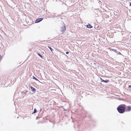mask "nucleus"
I'll return each instance as SVG.
<instances>
[{"label":"nucleus","instance_id":"nucleus-15","mask_svg":"<svg viewBox=\"0 0 131 131\" xmlns=\"http://www.w3.org/2000/svg\"><path fill=\"white\" fill-rule=\"evenodd\" d=\"M128 87L129 88H131V85H129L128 86Z\"/></svg>","mask_w":131,"mask_h":131},{"label":"nucleus","instance_id":"nucleus-8","mask_svg":"<svg viewBox=\"0 0 131 131\" xmlns=\"http://www.w3.org/2000/svg\"><path fill=\"white\" fill-rule=\"evenodd\" d=\"M37 54L41 58H43V56H41V55H40V54H39V53H37Z\"/></svg>","mask_w":131,"mask_h":131},{"label":"nucleus","instance_id":"nucleus-9","mask_svg":"<svg viewBox=\"0 0 131 131\" xmlns=\"http://www.w3.org/2000/svg\"><path fill=\"white\" fill-rule=\"evenodd\" d=\"M33 78V79H35V80H36L37 81H39V80L38 79H37L35 77H34Z\"/></svg>","mask_w":131,"mask_h":131},{"label":"nucleus","instance_id":"nucleus-3","mask_svg":"<svg viewBox=\"0 0 131 131\" xmlns=\"http://www.w3.org/2000/svg\"><path fill=\"white\" fill-rule=\"evenodd\" d=\"M43 19V18H38L35 20V23H37L39 22L42 20Z\"/></svg>","mask_w":131,"mask_h":131},{"label":"nucleus","instance_id":"nucleus-16","mask_svg":"<svg viewBox=\"0 0 131 131\" xmlns=\"http://www.w3.org/2000/svg\"><path fill=\"white\" fill-rule=\"evenodd\" d=\"M130 6H131V3L130 2Z\"/></svg>","mask_w":131,"mask_h":131},{"label":"nucleus","instance_id":"nucleus-12","mask_svg":"<svg viewBox=\"0 0 131 131\" xmlns=\"http://www.w3.org/2000/svg\"><path fill=\"white\" fill-rule=\"evenodd\" d=\"M101 80H102L101 82H104V80H103L101 78Z\"/></svg>","mask_w":131,"mask_h":131},{"label":"nucleus","instance_id":"nucleus-2","mask_svg":"<svg viewBox=\"0 0 131 131\" xmlns=\"http://www.w3.org/2000/svg\"><path fill=\"white\" fill-rule=\"evenodd\" d=\"M131 110V106H128L126 107V111H129Z\"/></svg>","mask_w":131,"mask_h":131},{"label":"nucleus","instance_id":"nucleus-11","mask_svg":"<svg viewBox=\"0 0 131 131\" xmlns=\"http://www.w3.org/2000/svg\"><path fill=\"white\" fill-rule=\"evenodd\" d=\"M109 82V80H104V82L105 83H107L108 82Z\"/></svg>","mask_w":131,"mask_h":131},{"label":"nucleus","instance_id":"nucleus-13","mask_svg":"<svg viewBox=\"0 0 131 131\" xmlns=\"http://www.w3.org/2000/svg\"><path fill=\"white\" fill-rule=\"evenodd\" d=\"M2 57L1 56V55L0 56V59H2Z\"/></svg>","mask_w":131,"mask_h":131},{"label":"nucleus","instance_id":"nucleus-7","mask_svg":"<svg viewBox=\"0 0 131 131\" xmlns=\"http://www.w3.org/2000/svg\"><path fill=\"white\" fill-rule=\"evenodd\" d=\"M48 47L50 50H51V52H52V51L53 50L50 47H49V46H48Z\"/></svg>","mask_w":131,"mask_h":131},{"label":"nucleus","instance_id":"nucleus-1","mask_svg":"<svg viewBox=\"0 0 131 131\" xmlns=\"http://www.w3.org/2000/svg\"><path fill=\"white\" fill-rule=\"evenodd\" d=\"M123 106L121 105L119 106L117 108V110L118 111L121 113H124L125 111V107H126L125 105H123Z\"/></svg>","mask_w":131,"mask_h":131},{"label":"nucleus","instance_id":"nucleus-10","mask_svg":"<svg viewBox=\"0 0 131 131\" xmlns=\"http://www.w3.org/2000/svg\"><path fill=\"white\" fill-rule=\"evenodd\" d=\"M37 110H36V108H35L34 110V112L33 113H36L37 112Z\"/></svg>","mask_w":131,"mask_h":131},{"label":"nucleus","instance_id":"nucleus-5","mask_svg":"<svg viewBox=\"0 0 131 131\" xmlns=\"http://www.w3.org/2000/svg\"><path fill=\"white\" fill-rule=\"evenodd\" d=\"M30 88L32 90V91H34V92H35L36 91V89H35L32 87V86H30Z\"/></svg>","mask_w":131,"mask_h":131},{"label":"nucleus","instance_id":"nucleus-4","mask_svg":"<svg viewBox=\"0 0 131 131\" xmlns=\"http://www.w3.org/2000/svg\"><path fill=\"white\" fill-rule=\"evenodd\" d=\"M112 50L114 51L116 53H117L118 54H120V55L121 54V53L119 52H118V51H117L116 50L113 49H112Z\"/></svg>","mask_w":131,"mask_h":131},{"label":"nucleus","instance_id":"nucleus-6","mask_svg":"<svg viewBox=\"0 0 131 131\" xmlns=\"http://www.w3.org/2000/svg\"><path fill=\"white\" fill-rule=\"evenodd\" d=\"M86 26V27L88 28H90L92 27V26L90 24Z\"/></svg>","mask_w":131,"mask_h":131},{"label":"nucleus","instance_id":"nucleus-14","mask_svg":"<svg viewBox=\"0 0 131 131\" xmlns=\"http://www.w3.org/2000/svg\"><path fill=\"white\" fill-rule=\"evenodd\" d=\"M69 52H66V54H68L69 53Z\"/></svg>","mask_w":131,"mask_h":131}]
</instances>
